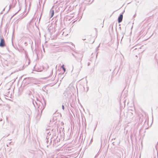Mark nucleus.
Returning a JSON list of instances; mask_svg holds the SVG:
<instances>
[{"label":"nucleus","mask_w":158,"mask_h":158,"mask_svg":"<svg viewBox=\"0 0 158 158\" xmlns=\"http://www.w3.org/2000/svg\"><path fill=\"white\" fill-rule=\"evenodd\" d=\"M72 54L76 59L77 61L80 62V63L77 65L76 67V68L77 69V71L78 72H79L81 70L82 67V65L81 62L82 60L83 56L79 54L78 55V56H77L74 55L73 54Z\"/></svg>","instance_id":"nucleus-1"},{"label":"nucleus","mask_w":158,"mask_h":158,"mask_svg":"<svg viewBox=\"0 0 158 158\" xmlns=\"http://www.w3.org/2000/svg\"><path fill=\"white\" fill-rule=\"evenodd\" d=\"M5 46V41L3 39H1L0 42V46L3 47Z\"/></svg>","instance_id":"nucleus-2"},{"label":"nucleus","mask_w":158,"mask_h":158,"mask_svg":"<svg viewBox=\"0 0 158 158\" xmlns=\"http://www.w3.org/2000/svg\"><path fill=\"white\" fill-rule=\"evenodd\" d=\"M54 14V11L53 10V7L51 9L50 11V18H52Z\"/></svg>","instance_id":"nucleus-3"},{"label":"nucleus","mask_w":158,"mask_h":158,"mask_svg":"<svg viewBox=\"0 0 158 158\" xmlns=\"http://www.w3.org/2000/svg\"><path fill=\"white\" fill-rule=\"evenodd\" d=\"M123 14H120L119 16L118 17V23H121L123 20Z\"/></svg>","instance_id":"nucleus-4"},{"label":"nucleus","mask_w":158,"mask_h":158,"mask_svg":"<svg viewBox=\"0 0 158 158\" xmlns=\"http://www.w3.org/2000/svg\"><path fill=\"white\" fill-rule=\"evenodd\" d=\"M34 70L37 72H40L42 71V69L41 68L37 69V66L35 65L34 67Z\"/></svg>","instance_id":"nucleus-5"},{"label":"nucleus","mask_w":158,"mask_h":158,"mask_svg":"<svg viewBox=\"0 0 158 158\" xmlns=\"http://www.w3.org/2000/svg\"><path fill=\"white\" fill-rule=\"evenodd\" d=\"M38 108L41 110V111L44 109V106L41 103H40V104L39 103V106H38Z\"/></svg>","instance_id":"nucleus-6"},{"label":"nucleus","mask_w":158,"mask_h":158,"mask_svg":"<svg viewBox=\"0 0 158 158\" xmlns=\"http://www.w3.org/2000/svg\"><path fill=\"white\" fill-rule=\"evenodd\" d=\"M25 55L26 58L28 60V64H30V59L28 58V54L26 52H25Z\"/></svg>","instance_id":"nucleus-7"},{"label":"nucleus","mask_w":158,"mask_h":158,"mask_svg":"<svg viewBox=\"0 0 158 158\" xmlns=\"http://www.w3.org/2000/svg\"><path fill=\"white\" fill-rule=\"evenodd\" d=\"M62 68L63 69V70L64 71V72L65 71V69L64 67V65H63L61 66Z\"/></svg>","instance_id":"nucleus-8"},{"label":"nucleus","mask_w":158,"mask_h":158,"mask_svg":"<svg viewBox=\"0 0 158 158\" xmlns=\"http://www.w3.org/2000/svg\"><path fill=\"white\" fill-rule=\"evenodd\" d=\"M36 117L37 118V119H39L40 117V115L39 114H38L37 115Z\"/></svg>","instance_id":"nucleus-9"},{"label":"nucleus","mask_w":158,"mask_h":158,"mask_svg":"<svg viewBox=\"0 0 158 158\" xmlns=\"http://www.w3.org/2000/svg\"><path fill=\"white\" fill-rule=\"evenodd\" d=\"M48 136H47V137H46V139H47V140L46 141V142L47 143H48V139H49V137H48Z\"/></svg>","instance_id":"nucleus-10"},{"label":"nucleus","mask_w":158,"mask_h":158,"mask_svg":"<svg viewBox=\"0 0 158 158\" xmlns=\"http://www.w3.org/2000/svg\"><path fill=\"white\" fill-rule=\"evenodd\" d=\"M49 131L48 130H47L46 132V134H47L48 135H49Z\"/></svg>","instance_id":"nucleus-11"},{"label":"nucleus","mask_w":158,"mask_h":158,"mask_svg":"<svg viewBox=\"0 0 158 158\" xmlns=\"http://www.w3.org/2000/svg\"><path fill=\"white\" fill-rule=\"evenodd\" d=\"M62 109L64 110V106L63 105H62Z\"/></svg>","instance_id":"nucleus-12"},{"label":"nucleus","mask_w":158,"mask_h":158,"mask_svg":"<svg viewBox=\"0 0 158 158\" xmlns=\"http://www.w3.org/2000/svg\"><path fill=\"white\" fill-rule=\"evenodd\" d=\"M51 134L50 133V131H49V135H51Z\"/></svg>","instance_id":"nucleus-13"},{"label":"nucleus","mask_w":158,"mask_h":158,"mask_svg":"<svg viewBox=\"0 0 158 158\" xmlns=\"http://www.w3.org/2000/svg\"><path fill=\"white\" fill-rule=\"evenodd\" d=\"M141 47H139V48H138V49L139 50V49H141Z\"/></svg>","instance_id":"nucleus-14"},{"label":"nucleus","mask_w":158,"mask_h":158,"mask_svg":"<svg viewBox=\"0 0 158 158\" xmlns=\"http://www.w3.org/2000/svg\"><path fill=\"white\" fill-rule=\"evenodd\" d=\"M89 64H90L89 63H89H88V66H89Z\"/></svg>","instance_id":"nucleus-15"},{"label":"nucleus","mask_w":158,"mask_h":158,"mask_svg":"<svg viewBox=\"0 0 158 158\" xmlns=\"http://www.w3.org/2000/svg\"><path fill=\"white\" fill-rule=\"evenodd\" d=\"M12 6H11V5H10V8L12 7Z\"/></svg>","instance_id":"nucleus-16"},{"label":"nucleus","mask_w":158,"mask_h":158,"mask_svg":"<svg viewBox=\"0 0 158 158\" xmlns=\"http://www.w3.org/2000/svg\"><path fill=\"white\" fill-rule=\"evenodd\" d=\"M99 47V46H98V47H97V49H98V48Z\"/></svg>","instance_id":"nucleus-17"},{"label":"nucleus","mask_w":158,"mask_h":158,"mask_svg":"<svg viewBox=\"0 0 158 158\" xmlns=\"http://www.w3.org/2000/svg\"><path fill=\"white\" fill-rule=\"evenodd\" d=\"M137 49V48H135V49Z\"/></svg>","instance_id":"nucleus-18"},{"label":"nucleus","mask_w":158,"mask_h":158,"mask_svg":"<svg viewBox=\"0 0 158 158\" xmlns=\"http://www.w3.org/2000/svg\"><path fill=\"white\" fill-rule=\"evenodd\" d=\"M85 40V39H83V40Z\"/></svg>","instance_id":"nucleus-19"},{"label":"nucleus","mask_w":158,"mask_h":158,"mask_svg":"<svg viewBox=\"0 0 158 158\" xmlns=\"http://www.w3.org/2000/svg\"><path fill=\"white\" fill-rule=\"evenodd\" d=\"M85 40V39H83V40Z\"/></svg>","instance_id":"nucleus-20"},{"label":"nucleus","mask_w":158,"mask_h":158,"mask_svg":"<svg viewBox=\"0 0 158 158\" xmlns=\"http://www.w3.org/2000/svg\"><path fill=\"white\" fill-rule=\"evenodd\" d=\"M97 54H98V53H97V54L96 56H97Z\"/></svg>","instance_id":"nucleus-21"},{"label":"nucleus","mask_w":158,"mask_h":158,"mask_svg":"<svg viewBox=\"0 0 158 158\" xmlns=\"http://www.w3.org/2000/svg\"><path fill=\"white\" fill-rule=\"evenodd\" d=\"M36 104H37V103L36 102Z\"/></svg>","instance_id":"nucleus-22"},{"label":"nucleus","mask_w":158,"mask_h":158,"mask_svg":"<svg viewBox=\"0 0 158 158\" xmlns=\"http://www.w3.org/2000/svg\"><path fill=\"white\" fill-rule=\"evenodd\" d=\"M48 146H47V147H48Z\"/></svg>","instance_id":"nucleus-23"}]
</instances>
